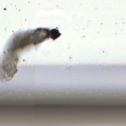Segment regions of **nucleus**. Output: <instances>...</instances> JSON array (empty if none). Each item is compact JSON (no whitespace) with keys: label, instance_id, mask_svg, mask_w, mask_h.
Segmentation results:
<instances>
[{"label":"nucleus","instance_id":"nucleus-6","mask_svg":"<svg viewBox=\"0 0 126 126\" xmlns=\"http://www.w3.org/2000/svg\"><path fill=\"white\" fill-rule=\"evenodd\" d=\"M43 107L44 108L45 107V106H43Z\"/></svg>","mask_w":126,"mask_h":126},{"label":"nucleus","instance_id":"nucleus-2","mask_svg":"<svg viewBox=\"0 0 126 126\" xmlns=\"http://www.w3.org/2000/svg\"><path fill=\"white\" fill-rule=\"evenodd\" d=\"M3 71L6 72L7 74L9 76L12 77L14 74L16 72V69L15 67L12 68L10 63L6 64L5 66H3Z\"/></svg>","mask_w":126,"mask_h":126},{"label":"nucleus","instance_id":"nucleus-7","mask_svg":"<svg viewBox=\"0 0 126 126\" xmlns=\"http://www.w3.org/2000/svg\"><path fill=\"white\" fill-rule=\"evenodd\" d=\"M54 108H55L56 107L55 106H54Z\"/></svg>","mask_w":126,"mask_h":126},{"label":"nucleus","instance_id":"nucleus-4","mask_svg":"<svg viewBox=\"0 0 126 126\" xmlns=\"http://www.w3.org/2000/svg\"><path fill=\"white\" fill-rule=\"evenodd\" d=\"M86 107H87V108L88 109L90 108H92L93 109H94V107L92 106H90V107H89L88 106H87Z\"/></svg>","mask_w":126,"mask_h":126},{"label":"nucleus","instance_id":"nucleus-9","mask_svg":"<svg viewBox=\"0 0 126 126\" xmlns=\"http://www.w3.org/2000/svg\"><path fill=\"white\" fill-rule=\"evenodd\" d=\"M115 107H117V106H115Z\"/></svg>","mask_w":126,"mask_h":126},{"label":"nucleus","instance_id":"nucleus-8","mask_svg":"<svg viewBox=\"0 0 126 126\" xmlns=\"http://www.w3.org/2000/svg\"><path fill=\"white\" fill-rule=\"evenodd\" d=\"M63 108H64V106H63Z\"/></svg>","mask_w":126,"mask_h":126},{"label":"nucleus","instance_id":"nucleus-3","mask_svg":"<svg viewBox=\"0 0 126 126\" xmlns=\"http://www.w3.org/2000/svg\"><path fill=\"white\" fill-rule=\"evenodd\" d=\"M17 56L16 55H14L13 56V59L14 60V61L16 62L17 59Z\"/></svg>","mask_w":126,"mask_h":126},{"label":"nucleus","instance_id":"nucleus-5","mask_svg":"<svg viewBox=\"0 0 126 126\" xmlns=\"http://www.w3.org/2000/svg\"><path fill=\"white\" fill-rule=\"evenodd\" d=\"M6 9V8H5L4 9V10H5Z\"/></svg>","mask_w":126,"mask_h":126},{"label":"nucleus","instance_id":"nucleus-10","mask_svg":"<svg viewBox=\"0 0 126 126\" xmlns=\"http://www.w3.org/2000/svg\"><path fill=\"white\" fill-rule=\"evenodd\" d=\"M100 107H101V106H100Z\"/></svg>","mask_w":126,"mask_h":126},{"label":"nucleus","instance_id":"nucleus-1","mask_svg":"<svg viewBox=\"0 0 126 126\" xmlns=\"http://www.w3.org/2000/svg\"><path fill=\"white\" fill-rule=\"evenodd\" d=\"M61 34L58 30L55 29H52L50 31L45 30L43 31H37L29 37L24 38H20L16 40L14 44L13 50H15L16 49L22 48L24 46L29 44H35L41 42L45 38L48 37L50 36L54 40L59 37Z\"/></svg>","mask_w":126,"mask_h":126}]
</instances>
